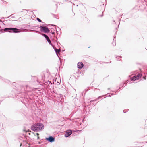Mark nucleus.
Instances as JSON below:
<instances>
[{
  "instance_id": "obj_33",
  "label": "nucleus",
  "mask_w": 147,
  "mask_h": 147,
  "mask_svg": "<svg viewBox=\"0 0 147 147\" xmlns=\"http://www.w3.org/2000/svg\"><path fill=\"white\" fill-rule=\"evenodd\" d=\"M25 10L26 11H30L29 10H27V9H25Z\"/></svg>"
},
{
  "instance_id": "obj_18",
  "label": "nucleus",
  "mask_w": 147,
  "mask_h": 147,
  "mask_svg": "<svg viewBox=\"0 0 147 147\" xmlns=\"http://www.w3.org/2000/svg\"><path fill=\"white\" fill-rule=\"evenodd\" d=\"M23 142H25V144L26 145H27V144H28L29 145V144H28V143L27 142V141L26 140H23Z\"/></svg>"
},
{
  "instance_id": "obj_11",
  "label": "nucleus",
  "mask_w": 147,
  "mask_h": 147,
  "mask_svg": "<svg viewBox=\"0 0 147 147\" xmlns=\"http://www.w3.org/2000/svg\"><path fill=\"white\" fill-rule=\"evenodd\" d=\"M59 31H57V30L56 29L55 30V31H56V32L57 34L58 35H59V36H60V35L61 34V30L60 28H59L58 27Z\"/></svg>"
},
{
  "instance_id": "obj_53",
  "label": "nucleus",
  "mask_w": 147,
  "mask_h": 147,
  "mask_svg": "<svg viewBox=\"0 0 147 147\" xmlns=\"http://www.w3.org/2000/svg\"><path fill=\"white\" fill-rule=\"evenodd\" d=\"M90 47V46L89 47H88V48H89Z\"/></svg>"
},
{
  "instance_id": "obj_22",
  "label": "nucleus",
  "mask_w": 147,
  "mask_h": 147,
  "mask_svg": "<svg viewBox=\"0 0 147 147\" xmlns=\"http://www.w3.org/2000/svg\"><path fill=\"white\" fill-rule=\"evenodd\" d=\"M103 16V14H102L100 15H98L97 17H102Z\"/></svg>"
},
{
  "instance_id": "obj_26",
  "label": "nucleus",
  "mask_w": 147,
  "mask_h": 147,
  "mask_svg": "<svg viewBox=\"0 0 147 147\" xmlns=\"http://www.w3.org/2000/svg\"><path fill=\"white\" fill-rule=\"evenodd\" d=\"M143 78L144 80H145L146 79V76H144L143 77Z\"/></svg>"
},
{
  "instance_id": "obj_5",
  "label": "nucleus",
  "mask_w": 147,
  "mask_h": 147,
  "mask_svg": "<svg viewBox=\"0 0 147 147\" xmlns=\"http://www.w3.org/2000/svg\"><path fill=\"white\" fill-rule=\"evenodd\" d=\"M39 28H40V30L41 32H43L45 33L50 32V30L49 29L48 27L47 26H40Z\"/></svg>"
},
{
  "instance_id": "obj_17",
  "label": "nucleus",
  "mask_w": 147,
  "mask_h": 147,
  "mask_svg": "<svg viewBox=\"0 0 147 147\" xmlns=\"http://www.w3.org/2000/svg\"><path fill=\"white\" fill-rule=\"evenodd\" d=\"M36 19L39 22H42L43 23V22H42L41 20H40V19H39V18H36Z\"/></svg>"
},
{
  "instance_id": "obj_37",
  "label": "nucleus",
  "mask_w": 147,
  "mask_h": 147,
  "mask_svg": "<svg viewBox=\"0 0 147 147\" xmlns=\"http://www.w3.org/2000/svg\"><path fill=\"white\" fill-rule=\"evenodd\" d=\"M39 139V136L37 137V139Z\"/></svg>"
},
{
  "instance_id": "obj_9",
  "label": "nucleus",
  "mask_w": 147,
  "mask_h": 147,
  "mask_svg": "<svg viewBox=\"0 0 147 147\" xmlns=\"http://www.w3.org/2000/svg\"><path fill=\"white\" fill-rule=\"evenodd\" d=\"M104 95L101 96H100L98 97L97 98H96V99H94V100H91L90 102H89V103H90V104L92 102H93L94 101H96L98 100H99L100 99H102Z\"/></svg>"
},
{
  "instance_id": "obj_51",
  "label": "nucleus",
  "mask_w": 147,
  "mask_h": 147,
  "mask_svg": "<svg viewBox=\"0 0 147 147\" xmlns=\"http://www.w3.org/2000/svg\"><path fill=\"white\" fill-rule=\"evenodd\" d=\"M26 90V91H28V90Z\"/></svg>"
},
{
  "instance_id": "obj_29",
  "label": "nucleus",
  "mask_w": 147,
  "mask_h": 147,
  "mask_svg": "<svg viewBox=\"0 0 147 147\" xmlns=\"http://www.w3.org/2000/svg\"><path fill=\"white\" fill-rule=\"evenodd\" d=\"M35 31V32H38V33H40V32L39 31H36V30Z\"/></svg>"
},
{
  "instance_id": "obj_13",
  "label": "nucleus",
  "mask_w": 147,
  "mask_h": 147,
  "mask_svg": "<svg viewBox=\"0 0 147 147\" xmlns=\"http://www.w3.org/2000/svg\"><path fill=\"white\" fill-rule=\"evenodd\" d=\"M55 51L56 52V53L57 54V53H59L61 51V50L60 49H55Z\"/></svg>"
},
{
  "instance_id": "obj_24",
  "label": "nucleus",
  "mask_w": 147,
  "mask_h": 147,
  "mask_svg": "<svg viewBox=\"0 0 147 147\" xmlns=\"http://www.w3.org/2000/svg\"><path fill=\"white\" fill-rule=\"evenodd\" d=\"M21 92H20L19 90L17 91V93L18 94H20Z\"/></svg>"
},
{
  "instance_id": "obj_1",
  "label": "nucleus",
  "mask_w": 147,
  "mask_h": 147,
  "mask_svg": "<svg viewBox=\"0 0 147 147\" xmlns=\"http://www.w3.org/2000/svg\"><path fill=\"white\" fill-rule=\"evenodd\" d=\"M44 128V125L41 123H37L34 124L31 126V130L36 132H40L42 131Z\"/></svg>"
},
{
  "instance_id": "obj_27",
  "label": "nucleus",
  "mask_w": 147,
  "mask_h": 147,
  "mask_svg": "<svg viewBox=\"0 0 147 147\" xmlns=\"http://www.w3.org/2000/svg\"><path fill=\"white\" fill-rule=\"evenodd\" d=\"M52 47L53 48V49L55 50V49H56L55 47V46H54L53 45Z\"/></svg>"
},
{
  "instance_id": "obj_39",
  "label": "nucleus",
  "mask_w": 147,
  "mask_h": 147,
  "mask_svg": "<svg viewBox=\"0 0 147 147\" xmlns=\"http://www.w3.org/2000/svg\"><path fill=\"white\" fill-rule=\"evenodd\" d=\"M22 143H20V146H21V145H22Z\"/></svg>"
},
{
  "instance_id": "obj_54",
  "label": "nucleus",
  "mask_w": 147,
  "mask_h": 147,
  "mask_svg": "<svg viewBox=\"0 0 147 147\" xmlns=\"http://www.w3.org/2000/svg\"><path fill=\"white\" fill-rule=\"evenodd\" d=\"M53 84H54V82H53Z\"/></svg>"
},
{
  "instance_id": "obj_19",
  "label": "nucleus",
  "mask_w": 147,
  "mask_h": 147,
  "mask_svg": "<svg viewBox=\"0 0 147 147\" xmlns=\"http://www.w3.org/2000/svg\"><path fill=\"white\" fill-rule=\"evenodd\" d=\"M128 109H126L123 110V112L124 113L127 112L128 111Z\"/></svg>"
},
{
  "instance_id": "obj_6",
  "label": "nucleus",
  "mask_w": 147,
  "mask_h": 147,
  "mask_svg": "<svg viewBox=\"0 0 147 147\" xmlns=\"http://www.w3.org/2000/svg\"><path fill=\"white\" fill-rule=\"evenodd\" d=\"M45 139L49 142L52 143L55 141V138L52 136H49L48 138H46Z\"/></svg>"
},
{
  "instance_id": "obj_44",
  "label": "nucleus",
  "mask_w": 147,
  "mask_h": 147,
  "mask_svg": "<svg viewBox=\"0 0 147 147\" xmlns=\"http://www.w3.org/2000/svg\"><path fill=\"white\" fill-rule=\"evenodd\" d=\"M80 131L79 130H77L76 131Z\"/></svg>"
},
{
  "instance_id": "obj_3",
  "label": "nucleus",
  "mask_w": 147,
  "mask_h": 147,
  "mask_svg": "<svg viewBox=\"0 0 147 147\" xmlns=\"http://www.w3.org/2000/svg\"><path fill=\"white\" fill-rule=\"evenodd\" d=\"M4 31L9 32H14L15 33H19L21 32L20 30L16 28L12 27L5 28L4 29Z\"/></svg>"
},
{
  "instance_id": "obj_16",
  "label": "nucleus",
  "mask_w": 147,
  "mask_h": 147,
  "mask_svg": "<svg viewBox=\"0 0 147 147\" xmlns=\"http://www.w3.org/2000/svg\"><path fill=\"white\" fill-rule=\"evenodd\" d=\"M107 96L108 97H111V96L114 94L113 93H111V94L110 93H108L107 94Z\"/></svg>"
},
{
  "instance_id": "obj_52",
  "label": "nucleus",
  "mask_w": 147,
  "mask_h": 147,
  "mask_svg": "<svg viewBox=\"0 0 147 147\" xmlns=\"http://www.w3.org/2000/svg\"><path fill=\"white\" fill-rule=\"evenodd\" d=\"M114 22H115V21L114 20H113Z\"/></svg>"
},
{
  "instance_id": "obj_34",
  "label": "nucleus",
  "mask_w": 147,
  "mask_h": 147,
  "mask_svg": "<svg viewBox=\"0 0 147 147\" xmlns=\"http://www.w3.org/2000/svg\"><path fill=\"white\" fill-rule=\"evenodd\" d=\"M57 79L56 78L55 79H54V81L55 82L56 81Z\"/></svg>"
},
{
  "instance_id": "obj_25",
  "label": "nucleus",
  "mask_w": 147,
  "mask_h": 147,
  "mask_svg": "<svg viewBox=\"0 0 147 147\" xmlns=\"http://www.w3.org/2000/svg\"><path fill=\"white\" fill-rule=\"evenodd\" d=\"M55 84H57V85H59L60 84V83H59V82L57 81V83H56L55 82Z\"/></svg>"
},
{
  "instance_id": "obj_47",
  "label": "nucleus",
  "mask_w": 147,
  "mask_h": 147,
  "mask_svg": "<svg viewBox=\"0 0 147 147\" xmlns=\"http://www.w3.org/2000/svg\"><path fill=\"white\" fill-rule=\"evenodd\" d=\"M24 13L25 14H26V13Z\"/></svg>"
},
{
  "instance_id": "obj_21",
  "label": "nucleus",
  "mask_w": 147,
  "mask_h": 147,
  "mask_svg": "<svg viewBox=\"0 0 147 147\" xmlns=\"http://www.w3.org/2000/svg\"><path fill=\"white\" fill-rule=\"evenodd\" d=\"M59 97L61 98V99H62V98H63V95H62V94H60L59 95Z\"/></svg>"
},
{
  "instance_id": "obj_10",
  "label": "nucleus",
  "mask_w": 147,
  "mask_h": 147,
  "mask_svg": "<svg viewBox=\"0 0 147 147\" xmlns=\"http://www.w3.org/2000/svg\"><path fill=\"white\" fill-rule=\"evenodd\" d=\"M78 68L79 69H82L84 66V65L82 62H79L77 64Z\"/></svg>"
},
{
  "instance_id": "obj_43",
  "label": "nucleus",
  "mask_w": 147,
  "mask_h": 147,
  "mask_svg": "<svg viewBox=\"0 0 147 147\" xmlns=\"http://www.w3.org/2000/svg\"><path fill=\"white\" fill-rule=\"evenodd\" d=\"M111 92H114V91H112V90H111Z\"/></svg>"
},
{
  "instance_id": "obj_15",
  "label": "nucleus",
  "mask_w": 147,
  "mask_h": 147,
  "mask_svg": "<svg viewBox=\"0 0 147 147\" xmlns=\"http://www.w3.org/2000/svg\"><path fill=\"white\" fill-rule=\"evenodd\" d=\"M119 57L122 58V57L121 56H117L116 57V60L117 61H121V59H119Z\"/></svg>"
},
{
  "instance_id": "obj_42",
  "label": "nucleus",
  "mask_w": 147,
  "mask_h": 147,
  "mask_svg": "<svg viewBox=\"0 0 147 147\" xmlns=\"http://www.w3.org/2000/svg\"><path fill=\"white\" fill-rule=\"evenodd\" d=\"M56 6V7H57V4H56L55 5Z\"/></svg>"
},
{
  "instance_id": "obj_55",
  "label": "nucleus",
  "mask_w": 147,
  "mask_h": 147,
  "mask_svg": "<svg viewBox=\"0 0 147 147\" xmlns=\"http://www.w3.org/2000/svg\"><path fill=\"white\" fill-rule=\"evenodd\" d=\"M1 21V20H0V21Z\"/></svg>"
},
{
  "instance_id": "obj_50",
  "label": "nucleus",
  "mask_w": 147,
  "mask_h": 147,
  "mask_svg": "<svg viewBox=\"0 0 147 147\" xmlns=\"http://www.w3.org/2000/svg\"><path fill=\"white\" fill-rule=\"evenodd\" d=\"M110 89V88H108V90H109V89Z\"/></svg>"
},
{
  "instance_id": "obj_31",
  "label": "nucleus",
  "mask_w": 147,
  "mask_h": 147,
  "mask_svg": "<svg viewBox=\"0 0 147 147\" xmlns=\"http://www.w3.org/2000/svg\"><path fill=\"white\" fill-rule=\"evenodd\" d=\"M80 73H81L82 74H84V72L83 71H82L81 72H80Z\"/></svg>"
},
{
  "instance_id": "obj_46",
  "label": "nucleus",
  "mask_w": 147,
  "mask_h": 147,
  "mask_svg": "<svg viewBox=\"0 0 147 147\" xmlns=\"http://www.w3.org/2000/svg\"><path fill=\"white\" fill-rule=\"evenodd\" d=\"M13 84H16V83L15 82H13Z\"/></svg>"
},
{
  "instance_id": "obj_48",
  "label": "nucleus",
  "mask_w": 147,
  "mask_h": 147,
  "mask_svg": "<svg viewBox=\"0 0 147 147\" xmlns=\"http://www.w3.org/2000/svg\"><path fill=\"white\" fill-rule=\"evenodd\" d=\"M2 1H4L3 0H1Z\"/></svg>"
},
{
  "instance_id": "obj_49",
  "label": "nucleus",
  "mask_w": 147,
  "mask_h": 147,
  "mask_svg": "<svg viewBox=\"0 0 147 147\" xmlns=\"http://www.w3.org/2000/svg\"><path fill=\"white\" fill-rule=\"evenodd\" d=\"M99 7H102V6H101H101H99Z\"/></svg>"
},
{
  "instance_id": "obj_41",
  "label": "nucleus",
  "mask_w": 147,
  "mask_h": 147,
  "mask_svg": "<svg viewBox=\"0 0 147 147\" xmlns=\"http://www.w3.org/2000/svg\"><path fill=\"white\" fill-rule=\"evenodd\" d=\"M38 144H40V142H38Z\"/></svg>"
},
{
  "instance_id": "obj_28",
  "label": "nucleus",
  "mask_w": 147,
  "mask_h": 147,
  "mask_svg": "<svg viewBox=\"0 0 147 147\" xmlns=\"http://www.w3.org/2000/svg\"><path fill=\"white\" fill-rule=\"evenodd\" d=\"M96 105V104H92V106H95Z\"/></svg>"
},
{
  "instance_id": "obj_36",
  "label": "nucleus",
  "mask_w": 147,
  "mask_h": 147,
  "mask_svg": "<svg viewBox=\"0 0 147 147\" xmlns=\"http://www.w3.org/2000/svg\"><path fill=\"white\" fill-rule=\"evenodd\" d=\"M15 18V16H12L11 17V18Z\"/></svg>"
},
{
  "instance_id": "obj_8",
  "label": "nucleus",
  "mask_w": 147,
  "mask_h": 147,
  "mask_svg": "<svg viewBox=\"0 0 147 147\" xmlns=\"http://www.w3.org/2000/svg\"><path fill=\"white\" fill-rule=\"evenodd\" d=\"M72 134V131L70 130H68L66 131L65 134V137H68L69 136Z\"/></svg>"
},
{
  "instance_id": "obj_30",
  "label": "nucleus",
  "mask_w": 147,
  "mask_h": 147,
  "mask_svg": "<svg viewBox=\"0 0 147 147\" xmlns=\"http://www.w3.org/2000/svg\"><path fill=\"white\" fill-rule=\"evenodd\" d=\"M26 88H27L28 87H29V86L28 85H26Z\"/></svg>"
},
{
  "instance_id": "obj_23",
  "label": "nucleus",
  "mask_w": 147,
  "mask_h": 147,
  "mask_svg": "<svg viewBox=\"0 0 147 147\" xmlns=\"http://www.w3.org/2000/svg\"><path fill=\"white\" fill-rule=\"evenodd\" d=\"M113 40H114V39ZM112 44L114 46H115L116 45L115 42H114V40H113V42L112 43Z\"/></svg>"
},
{
  "instance_id": "obj_12",
  "label": "nucleus",
  "mask_w": 147,
  "mask_h": 147,
  "mask_svg": "<svg viewBox=\"0 0 147 147\" xmlns=\"http://www.w3.org/2000/svg\"><path fill=\"white\" fill-rule=\"evenodd\" d=\"M45 83H46L48 84L47 85V87H49L50 86V85H52V83H51V81H48L47 82H45Z\"/></svg>"
},
{
  "instance_id": "obj_35",
  "label": "nucleus",
  "mask_w": 147,
  "mask_h": 147,
  "mask_svg": "<svg viewBox=\"0 0 147 147\" xmlns=\"http://www.w3.org/2000/svg\"><path fill=\"white\" fill-rule=\"evenodd\" d=\"M119 92V91H118V90H117L116 92H115V93H116L117 92Z\"/></svg>"
},
{
  "instance_id": "obj_20",
  "label": "nucleus",
  "mask_w": 147,
  "mask_h": 147,
  "mask_svg": "<svg viewBox=\"0 0 147 147\" xmlns=\"http://www.w3.org/2000/svg\"><path fill=\"white\" fill-rule=\"evenodd\" d=\"M13 15V14H12L11 16H9L8 17H7H7L4 18L3 17L1 18V19H3V18L7 19V18H9V17H10L11 16Z\"/></svg>"
},
{
  "instance_id": "obj_32",
  "label": "nucleus",
  "mask_w": 147,
  "mask_h": 147,
  "mask_svg": "<svg viewBox=\"0 0 147 147\" xmlns=\"http://www.w3.org/2000/svg\"><path fill=\"white\" fill-rule=\"evenodd\" d=\"M36 134L37 136H38V135H39V134H38V133H36Z\"/></svg>"
},
{
  "instance_id": "obj_14",
  "label": "nucleus",
  "mask_w": 147,
  "mask_h": 147,
  "mask_svg": "<svg viewBox=\"0 0 147 147\" xmlns=\"http://www.w3.org/2000/svg\"><path fill=\"white\" fill-rule=\"evenodd\" d=\"M33 78H34V79L35 80H34V81H36L38 83H40V82L38 80L36 77L34 76L33 77Z\"/></svg>"
},
{
  "instance_id": "obj_7",
  "label": "nucleus",
  "mask_w": 147,
  "mask_h": 147,
  "mask_svg": "<svg viewBox=\"0 0 147 147\" xmlns=\"http://www.w3.org/2000/svg\"><path fill=\"white\" fill-rule=\"evenodd\" d=\"M42 35L48 41L49 44L51 46H53V44L51 43V40L48 36L43 34H42Z\"/></svg>"
},
{
  "instance_id": "obj_4",
  "label": "nucleus",
  "mask_w": 147,
  "mask_h": 147,
  "mask_svg": "<svg viewBox=\"0 0 147 147\" xmlns=\"http://www.w3.org/2000/svg\"><path fill=\"white\" fill-rule=\"evenodd\" d=\"M52 26H53V28H51V33L52 35V36H51V35H50V38L53 40L54 39V37L55 38H56V40H55V41H57V36H56V37L55 36V33L53 31H55V30H56V26L54 25H52Z\"/></svg>"
},
{
  "instance_id": "obj_45",
  "label": "nucleus",
  "mask_w": 147,
  "mask_h": 147,
  "mask_svg": "<svg viewBox=\"0 0 147 147\" xmlns=\"http://www.w3.org/2000/svg\"><path fill=\"white\" fill-rule=\"evenodd\" d=\"M104 4H102V6L103 7V6H104Z\"/></svg>"
},
{
  "instance_id": "obj_40",
  "label": "nucleus",
  "mask_w": 147,
  "mask_h": 147,
  "mask_svg": "<svg viewBox=\"0 0 147 147\" xmlns=\"http://www.w3.org/2000/svg\"><path fill=\"white\" fill-rule=\"evenodd\" d=\"M73 114H73V113H71V115H73Z\"/></svg>"
},
{
  "instance_id": "obj_38",
  "label": "nucleus",
  "mask_w": 147,
  "mask_h": 147,
  "mask_svg": "<svg viewBox=\"0 0 147 147\" xmlns=\"http://www.w3.org/2000/svg\"><path fill=\"white\" fill-rule=\"evenodd\" d=\"M3 2H5V3H7L6 1H3Z\"/></svg>"
},
{
  "instance_id": "obj_2",
  "label": "nucleus",
  "mask_w": 147,
  "mask_h": 147,
  "mask_svg": "<svg viewBox=\"0 0 147 147\" xmlns=\"http://www.w3.org/2000/svg\"><path fill=\"white\" fill-rule=\"evenodd\" d=\"M141 76L142 75L141 74H138L136 76H134L132 77L131 78L130 80H127L124 83L122 82L120 84L119 86V89H120L121 88H123V86L124 87L128 83H131V82L132 81H135L138 80L141 77Z\"/></svg>"
}]
</instances>
